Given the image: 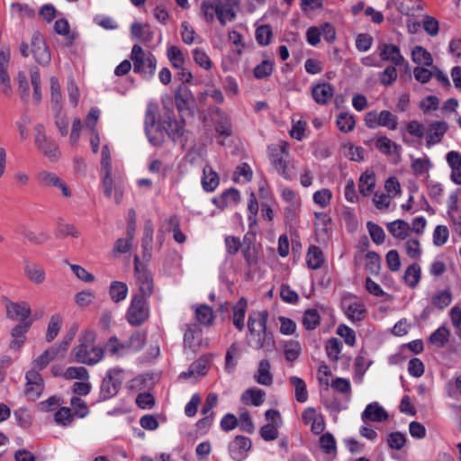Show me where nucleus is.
Instances as JSON below:
<instances>
[{
  "label": "nucleus",
  "instance_id": "nucleus-55",
  "mask_svg": "<svg viewBox=\"0 0 461 461\" xmlns=\"http://www.w3.org/2000/svg\"><path fill=\"white\" fill-rule=\"evenodd\" d=\"M22 234L30 242L37 245H41L50 240V235L47 232L41 231L39 233H35L28 228H23Z\"/></svg>",
  "mask_w": 461,
  "mask_h": 461
},
{
  "label": "nucleus",
  "instance_id": "nucleus-4",
  "mask_svg": "<svg viewBox=\"0 0 461 461\" xmlns=\"http://www.w3.org/2000/svg\"><path fill=\"white\" fill-rule=\"evenodd\" d=\"M124 380L123 370L119 367L109 369L104 377L100 389V398L108 400L116 395Z\"/></svg>",
  "mask_w": 461,
  "mask_h": 461
},
{
  "label": "nucleus",
  "instance_id": "nucleus-24",
  "mask_svg": "<svg viewBox=\"0 0 461 461\" xmlns=\"http://www.w3.org/2000/svg\"><path fill=\"white\" fill-rule=\"evenodd\" d=\"M248 302L241 297L236 305L232 307V323L239 330H243L245 327V314L247 312Z\"/></svg>",
  "mask_w": 461,
  "mask_h": 461
},
{
  "label": "nucleus",
  "instance_id": "nucleus-2",
  "mask_svg": "<svg viewBox=\"0 0 461 461\" xmlns=\"http://www.w3.org/2000/svg\"><path fill=\"white\" fill-rule=\"evenodd\" d=\"M95 333L93 330H85L78 337V345L73 348L72 355L77 363L86 366H95L103 357L104 349L95 346Z\"/></svg>",
  "mask_w": 461,
  "mask_h": 461
},
{
  "label": "nucleus",
  "instance_id": "nucleus-22",
  "mask_svg": "<svg viewBox=\"0 0 461 461\" xmlns=\"http://www.w3.org/2000/svg\"><path fill=\"white\" fill-rule=\"evenodd\" d=\"M220 183L218 174L212 169L210 165H205L203 168V176L201 184L203 189L206 192L214 191Z\"/></svg>",
  "mask_w": 461,
  "mask_h": 461
},
{
  "label": "nucleus",
  "instance_id": "nucleus-1",
  "mask_svg": "<svg viewBox=\"0 0 461 461\" xmlns=\"http://www.w3.org/2000/svg\"><path fill=\"white\" fill-rule=\"evenodd\" d=\"M267 311H253L248 318L249 338L248 344L256 349L272 351L275 348L273 333L267 330Z\"/></svg>",
  "mask_w": 461,
  "mask_h": 461
},
{
  "label": "nucleus",
  "instance_id": "nucleus-25",
  "mask_svg": "<svg viewBox=\"0 0 461 461\" xmlns=\"http://www.w3.org/2000/svg\"><path fill=\"white\" fill-rule=\"evenodd\" d=\"M153 225L150 221H146L141 240L142 257L145 260L151 258V245L153 242Z\"/></svg>",
  "mask_w": 461,
  "mask_h": 461
},
{
  "label": "nucleus",
  "instance_id": "nucleus-6",
  "mask_svg": "<svg viewBox=\"0 0 461 461\" xmlns=\"http://www.w3.org/2000/svg\"><path fill=\"white\" fill-rule=\"evenodd\" d=\"M34 131V141L38 149L51 161L58 160L60 154L59 147L54 140L46 136L43 125L37 124Z\"/></svg>",
  "mask_w": 461,
  "mask_h": 461
},
{
  "label": "nucleus",
  "instance_id": "nucleus-44",
  "mask_svg": "<svg viewBox=\"0 0 461 461\" xmlns=\"http://www.w3.org/2000/svg\"><path fill=\"white\" fill-rule=\"evenodd\" d=\"M336 123L340 131L347 133L353 131L356 122L352 114L342 112L338 115Z\"/></svg>",
  "mask_w": 461,
  "mask_h": 461
},
{
  "label": "nucleus",
  "instance_id": "nucleus-41",
  "mask_svg": "<svg viewBox=\"0 0 461 461\" xmlns=\"http://www.w3.org/2000/svg\"><path fill=\"white\" fill-rule=\"evenodd\" d=\"M59 355V348L56 347H51L45 351L41 355H40L33 361L34 367L38 369L45 368L49 363L53 360Z\"/></svg>",
  "mask_w": 461,
  "mask_h": 461
},
{
  "label": "nucleus",
  "instance_id": "nucleus-64",
  "mask_svg": "<svg viewBox=\"0 0 461 461\" xmlns=\"http://www.w3.org/2000/svg\"><path fill=\"white\" fill-rule=\"evenodd\" d=\"M395 67L396 66H388L380 74V82L382 85L388 86L396 81L398 73H397V69Z\"/></svg>",
  "mask_w": 461,
  "mask_h": 461
},
{
  "label": "nucleus",
  "instance_id": "nucleus-10",
  "mask_svg": "<svg viewBox=\"0 0 461 461\" xmlns=\"http://www.w3.org/2000/svg\"><path fill=\"white\" fill-rule=\"evenodd\" d=\"M145 132L151 144L157 146L163 141V132L156 124V115L150 108L147 109L145 114Z\"/></svg>",
  "mask_w": 461,
  "mask_h": 461
},
{
  "label": "nucleus",
  "instance_id": "nucleus-5",
  "mask_svg": "<svg viewBox=\"0 0 461 461\" xmlns=\"http://www.w3.org/2000/svg\"><path fill=\"white\" fill-rule=\"evenodd\" d=\"M146 299L139 294L132 297L126 315L131 325L140 326L148 319L149 309Z\"/></svg>",
  "mask_w": 461,
  "mask_h": 461
},
{
  "label": "nucleus",
  "instance_id": "nucleus-42",
  "mask_svg": "<svg viewBox=\"0 0 461 461\" xmlns=\"http://www.w3.org/2000/svg\"><path fill=\"white\" fill-rule=\"evenodd\" d=\"M285 153V149H282L280 152L273 154L272 163L276 168V170L285 178H290V172L288 169L287 162L284 158L283 155Z\"/></svg>",
  "mask_w": 461,
  "mask_h": 461
},
{
  "label": "nucleus",
  "instance_id": "nucleus-62",
  "mask_svg": "<svg viewBox=\"0 0 461 461\" xmlns=\"http://www.w3.org/2000/svg\"><path fill=\"white\" fill-rule=\"evenodd\" d=\"M405 251L406 254L413 259H419L421 256V249L420 241L417 239H410L408 240L405 244Z\"/></svg>",
  "mask_w": 461,
  "mask_h": 461
},
{
  "label": "nucleus",
  "instance_id": "nucleus-56",
  "mask_svg": "<svg viewBox=\"0 0 461 461\" xmlns=\"http://www.w3.org/2000/svg\"><path fill=\"white\" fill-rule=\"evenodd\" d=\"M379 125L389 130H396L398 125L397 116L387 110H383L379 113Z\"/></svg>",
  "mask_w": 461,
  "mask_h": 461
},
{
  "label": "nucleus",
  "instance_id": "nucleus-45",
  "mask_svg": "<svg viewBox=\"0 0 461 461\" xmlns=\"http://www.w3.org/2000/svg\"><path fill=\"white\" fill-rule=\"evenodd\" d=\"M242 254L245 261L249 265H255L258 262V254L253 242L247 237H244V247Z\"/></svg>",
  "mask_w": 461,
  "mask_h": 461
},
{
  "label": "nucleus",
  "instance_id": "nucleus-46",
  "mask_svg": "<svg viewBox=\"0 0 461 461\" xmlns=\"http://www.w3.org/2000/svg\"><path fill=\"white\" fill-rule=\"evenodd\" d=\"M371 361L367 358V355L366 352H360L359 355L355 359V375L359 379H362L366 370L371 366Z\"/></svg>",
  "mask_w": 461,
  "mask_h": 461
},
{
  "label": "nucleus",
  "instance_id": "nucleus-33",
  "mask_svg": "<svg viewBox=\"0 0 461 461\" xmlns=\"http://www.w3.org/2000/svg\"><path fill=\"white\" fill-rule=\"evenodd\" d=\"M375 185V176L373 172L366 171L359 178L358 189L359 192L367 196L374 191Z\"/></svg>",
  "mask_w": 461,
  "mask_h": 461
},
{
  "label": "nucleus",
  "instance_id": "nucleus-63",
  "mask_svg": "<svg viewBox=\"0 0 461 461\" xmlns=\"http://www.w3.org/2000/svg\"><path fill=\"white\" fill-rule=\"evenodd\" d=\"M449 231L447 226L438 225L433 232V243L438 246H443L448 240Z\"/></svg>",
  "mask_w": 461,
  "mask_h": 461
},
{
  "label": "nucleus",
  "instance_id": "nucleus-61",
  "mask_svg": "<svg viewBox=\"0 0 461 461\" xmlns=\"http://www.w3.org/2000/svg\"><path fill=\"white\" fill-rule=\"evenodd\" d=\"M406 443V437L402 432H392L388 435L387 444L390 448L401 450Z\"/></svg>",
  "mask_w": 461,
  "mask_h": 461
},
{
  "label": "nucleus",
  "instance_id": "nucleus-31",
  "mask_svg": "<svg viewBox=\"0 0 461 461\" xmlns=\"http://www.w3.org/2000/svg\"><path fill=\"white\" fill-rule=\"evenodd\" d=\"M50 104L53 112L62 111L60 85L55 77L50 78Z\"/></svg>",
  "mask_w": 461,
  "mask_h": 461
},
{
  "label": "nucleus",
  "instance_id": "nucleus-12",
  "mask_svg": "<svg viewBox=\"0 0 461 461\" xmlns=\"http://www.w3.org/2000/svg\"><path fill=\"white\" fill-rule=\"evenodd\" d=\"M24 276L34 285H41L46 280V271L40 263L23 259Z\"/></svg>",
  "mask_w": 461,
  "mask_h": 461
},
{
  "label": "nucleus",
  "instance_id": "nucleus-18",
  "mask_svg": "<svg viewBox=\"0 0 461 461\" xmlns=\"http://www.w3.org/2000/svg\"><path fill=\"white\" fill-rule=\"evenodd\" d=\"M342 305L347 317L352 321H358L364 319L366 309L359 301L344 299Z\"/></svg>",
  "mask_w": 461,
  "mask_h": 461
},
{
  "label": "nucleus",
  "instance_id": "nucleus-8",
  "mask_svg": "<svg viewBox=\"0 0 461 461\" xmlns=\"http://www.w3.org/2000/svg\"><path fill=\"white\" fill-rule=\"evenodd\" d=\"M5 309H6V316L8 319L12 321H20L19 323L23 322H32V320H29L31 316L32 310L28 303L26 302H19L14 303L10 300L6 299L5 302Z\"/></svg>",
  "mask_w": 461,
  "mask_h": 461
},
{
  "label": "nucleus",
  "instance_id": "nucleus-57",
  "mask_svg": "<svg viewBox=\"0 0 461 461\" xmlns=\"http://www.w3.org/2000/svg\"><path fill=\"white\" fill-rule=\"evenodd\" d=\"M366 270L372 275H378L381 268V258L375 251L366 254Z\"/></svg>",
  "mask_w": 461,
  "mask_h": 461
},
{
  "label": "nucleus",
  "instance_id": "nucleus-26",
  "mask_svg": "<svg viewBox=\"0 0 461 461\" xmlns=\"http://www.w3.org/2000/svg\"><path fill=\"white\" fill-rule=\"evenodd\" d=\"M240 192L235 188L226 190L220 197L213 198V203L219 208H224L230 204H237L240 202Z\"/></svg>",
  "mask_w": 461,
  "mask_h": 461
},
{
  "label": "nucleus",
  "instance_id": "nucleus-28",
  "mask_svg": "<svg viewBox=\"0 0 461 461\" xmlns=\"http://www.w3.org/2000/svg\"><path fill=\"white\" fill-rule=\"evenodd\" d=\"M131 34L132 38L142 41H150L154 37V32L148 23L140 24L133 23L131 26Z\"/></svg>",
  "mask_w": 461,
  "mask_h": 461
},
{
  "label": "nucleus",
  "instance_id": "nucleus-9",
  "mask_svg": "<svg viewBox=\"0 0 461 461\" xmlns=\"http://www.w3.org/2000/svg\"><path fill=\"white\" fill-rule=\"evenodd\" d=\"M32 52L35 60L41 66L50 64L51 56L43 36L36 32L32 38Z\"/></svg>",
  "mask_w": 461,
  "mask_h": 461
},
{
  "label": "nucleus",
  "instance_id": "nucleus-38",
  "mask_svg": "<svg viewBox=\"0 0 461 461\" xmlns=\"http://www.w3.org/2000/svg\"><path fill=\"white\" fill-rule=\"evenodd\" d=\"M289 381L294 388L296 401L299 402H305L308 400V392L305 382L298 376H291Z\"/></svg>",
  "mask_w": 461,
  "mask_h": 461
},
{
  "label": "nucleus",
  "instance_id": "nucleus-20",
  "mask_svg": "<svg viewBox=\"0 0 461 461\" xmlns=\"http://www.w3.org/2000/svg\"><path fill=\"white\" fill-rule=\"evenodd\" d=\"M361 418L364 421L381 422L388 419V413L378 402H372L366 407Z\"/></svg>",
  "mask_w": 461,
  "mask_h": 461
},
{
  "label": "nucleus",
  "instance_id": "nucleus-50",
  "mask_svg": "<svg viewBox=\"0 0 461 461\" xmlns=\"http://www.w3.org/2000/svg\"><path fill=\"white\" fill-rule=\"evenodd\" d=\"M366 228L374 243L381 245L384 242L385 233L381 226L373 221H368L366 223Z\"/></svg>",
  "mask_w": 461,
  "mask_h": 461
},
{
  "label": "nucleus",
  "instance_id": "nucleus-17",
  "mask_svg": "<svg viewBox=\"0 0 461 461\" xmlns=\"http://www.w3.org/2000/svg\"><path fill=\"white\" fill-rule=\"evenodd\" d=\"M175 101L179 113H183L190 109L194 98L188 86L181 85L175 93Z\"/></svg>",
  "mask_w": 461,
  "mask_h": 461
},
{
  "label": "nucleus",
  "instance_id": "nucleus-54",
  "mask_svg": "<svg viewBox=\"0 0 461 461\" xmlns=\"http://www.w3.org/2000/svg\"><path fill=\"white\" fill-rule=\"evenodd\" d=\"M61 317L59 315L56 314L50 318L46 333V340L48 342L52 341L57 337L61 328Z\"/></svg>",
  "mask_w": 461,
  "mask_h": 461
},
{
  "label": "nucleus",
  "instance_id": "nucleus-29",
  "mask_svg": "<svg viewBox=\"0 0 461 461\" xmlns=\"http://www.w3.org/2000/svg\"><path fill=\"white\" fill-rule=\"evenodd\" d=\"M375 147L383 154L400 156L401 146L385 136L379 137L376 140Z\"/></svg>",
  "mask_w": 461,
  "mask_h": 461
},
{
  "label": "nucleus",
  "instance_id": "nucleus-34",
  "mask_svg": "<svg viewBox=\"0 0 461 461\" xmlns=\"http://www.w3.org/2000/svg\"><path fill=\"white\" fill-rule=\"evenodd\" d=\"M411 59L414 63L430 67L433 64L431 54L421 46H415L411 50Z\"/></svg>",
  "mask_w": 461,
  "mask_h": 461
},
{
  "label": "nucleus",
  "instance_id": "nucleus-16",
  "mask_svg": "<svg viewBox=\"0 0 461 461\" xmlns=\"http://www.w3.org/2000/svg\"><path fill=\"white\" fill-rule=\"evenodd\" d=\"M216 131L224 137L232 134V127L229 116L220 108H215L212 113Z\"/></svg>",
  "mask_w": 461,
  "mask_h": 461
},
{
  "label": "nucleus",
  "instance_id": "nucleus-11",
  "mask_svg": "<svg viewBox=\"0 0 461 461\" xmlns=\"http://www.w3.org/2000/svg\"><path fill=\"white\" fill-rule=\"evenodd\" d=\"M38 180L44 186L59 188L67 198L71 196V192L65 181L53 172L46 170L39 172Z\"/></svg>",
  "mask_w": 461,
  "mask_h": 461
},
{
  "label": "nucleus",
  "instance_id": "nucleus-39",
  "mask_svg": "<svg viewBox=\"0 0 461 461\" xmlns=\"http://www.w3.org/2000/svg\"><path fill=\"white\" fill-rule=\"evenodd\" d=\"M109 294L114 303H119L126 298L128 286L123 282L113 281L110 285Z\"/></svg>",
  "mask_w": 461,
  "mask_h": 461
},
{
  "label": "nucleus",
  "instance_id": "nucleus-53",
  "mask_svg": "<svg viewBox=\"0 0 461 461\" xmlns=\"http://www.w3.org/2000/svg\"><path fill=\"white\" fill-rule=\"evenodd\" d=\"M301 353V347L297 341L290 340L284 345V354L285 359L289 362H293L298 358Z\"/></svg>",
  "mask_w": 461,
  "mask_h": 461
},
{
  "label": "nucleus",
  "instance_id": "nucleus-43",
  "mask_svg": "<svg viewBox=\"0 0 461 461\" xmlns=\"http://www.w3.org/2000/svg\"><path fill=\"white\" fill-rule=\"evenodd\" d=\"M449 335V330L445 326H441L429 336V340L437 348H443L448 341Z\"/></svg>",
  "mask_w": 461,
  "mask_h": 461
},
{
  "label": "nucleus",
  "instance_id": "nucleus-15",
  "mask_svg": "<svg viewBox=\"0 0 461 461\" xmlns=\"http://www.w3.org/2000/svg\"><path fill=\"white\" fill-rule=\"evenodd\" d=\"M380 57L384 61H389L393 66H402L404 62V58L401 54L400 49L391 43H383L379 46Z\"/></svg>",
  "mask_w": 461,
  "mask_h": 461
},
{
  "label": "nucleus",
  "instance_id": "nucleus-47",
  "mask_svg": "<svg viewBox=\"0 0 461 461\" xmlns=\"http://www.w3.org/2000/svg\"><path fill=\"white\" fill-rule=\"evenodd\" d=\"M63 376L68 380L77 379L87 381L89 379V373L84 366H69L64 372Z\"/></svg>",
  "mask_w": 461,
  "mask_h": 461
},
{
  "label": "nucleus",
  "instance_id": "nucleus-37",
  "mask_svg": "<svg viewBox=\"0 0 461 461\" xmlns=\"http://www.w3.org/2000/svg\"><path fill=\"white\" fill-rule=\"evenodd\" d=\"M256 380L258 384L263 385H270L273 383V375L270 373V364L268 360L262 359L259 362L258 369V375L256 377Z\"/></svg>",
  "mask_w": 461,
  "mask_h": 461
},
{
  "label": "nucleus",
  "instance_id": "nucleus-13",
  "mask_svg": "<svg viewBox=\"0 0 461 461\" xmlns=\"http://www.w3.org/2000/svg\"><path fill=\"white\" fill-rule=\"evenodd\" d=\"M252 447L251 440L244 436H236L229 445V453L235 461L243 460Z\"/></svg>",
  "mask_w": 461,
  "mask_h": 461
},
{
  "label": "nucleus",
  "instance_id": "nucleus-40",
  "mask_svg": "<svg viewBox=\"0 0 461 461\" xmlns=\"http://www.w3.org/2000/svg\"><path fill=\"white\" fill-rule=\"evenodd\" d=\"M208 366L204 360H198L193 363L187 372H183L180 374V378L188 379L191 377H197L201 375H204L207 373Z\"/></svg>",
  "mask_w": 461,
  "mask_h": 461
},
{
  "label": "nucleus",
  "instance_id": "nucleus-14",
  "mask_svg": "<svg viewBox=\"0 0 461 461\" xmlns=\"http://www.w3.org/2000/svg\"><path fill=\"white\" fill-rule=\"evenodd\" d=\"M448 130V125L444 121L431 122L426 129L427 146L430 147L439 143Z\"/></svg>",
  "mask_w": 461,
  "mask_h": 461
},
{
  "label": "nucleus",
  "instance_id": "nucleus-30",
  "mask_svg": "<svg viewBox=\"0 0 461 461\" xmlns=\"http://www.w3.org/2000/svg\"><path fill=\"white\" fill-rule=\"evenodd\" d=\"M265 392L258 388L247 389L241 395V401L245 404L260 406L265 401Z\"/></svg>",
  "mask_w": 461,
  "mask_h": 461
},
{
  "label": "nucleus",
  "instance_id": "nucleus-49",
  "mask_svg": "<svg viewBox=\"0 0 461 461\" xmlns=\"http://www.w3.org/2000/svg\"><path fill=\"white\" fill-rule=\"evenodd\" d=\"M320 315L317 310L308 309L303 316V324L306 330H314L320 324Z\"/></svg>",
  "mask_w": 461,
  "mask_h": 461
},
{
  "label": "nucleus",
  "instance_id": "nucleus-60",
  "mask_svg": "<svg viewBox=\"0 0 461 461\" xmlns=\"http://www.w3.org/2000/svg\"><path fill=\"white\" fill-rule=\"evenodd\" d=\"M167 58L170 60L172 66L176 68H181L183 67L185 59L182 51L176 46H171L167 50Z\"/></svg>",
  "mask_w": 461,
  "mask_h": 461
},
{
  "label": "nucleus",
  "instance_id": "nucleus-32",
  "mask_svg": "<svg viewBox=\"0 0 461 461\" xmlns=\"http://www.w3.org/2000/svg\"><path fill=\"white\" fill-rule=\"evenodd\" d=\"M202 330L196 324L189 325L184 334V345L191 349L199 346Z\"/></svg>",
  "mask_w": 461,
  "mask_h": 461
},
{
  "label": "nucleus",
  "instance_id": "nucleus-19",
  "mask_svg": "<svg viewBox=\"0 0 461 461\" xmlns=\"http://www.w3.org/2000/svg\"><path fill=\"white\" fill-rule=\"evenodd\" d=\"M334 88L329 83H320L312 86V95L319 104H327L332 98Z\"/></svg>",
  "mask_w": 461,
  "mask_h": 461
},
{
  "label": "nucleus",
  "instance_id": "nucleus-36",
  "mask_svg": "<svg viewBox=\"0 0 461 461\" xmlns=\"http://www.w3.org/2000/svg\"><path fill=\"white\" fill-rule=\"evenodd\" d=\"M420 276H421L420 267L418 264L413 263L406 268V270L404 272L403 279L408 286L414 288L418 285V284L420 280Z\"/></svg>",
  "mask_w": 461,
  "mask_h": 461
},
{
  "label": "nucleus",
  "instance_id": "nucleus-7",
  "mask_svg": "<svg viewBox=\"0 0 461 461\" xmlns=\"http://www.w3.org/2000/svg\"><path fill=\"white\" fill-rule=\"evenodd\" d=\"M134 268L135 282L140 291L138 294L143 296V298L151 296L154 289L153 276L149 270L140 265L138 256L134 258Z\"/></svg>",
  "mask_w": 461,
  "mask_h": 461
},
{
  "label": "nucleus",
  "instance_id": "nucleus-51",
  "mask_svg": "<svg viewBox=\"0 0 461 461\" xmlns=\"http://www.w3.org/2000/svg\"><path fill=\"white\" fill-rule=\"evenodd\" d=\"M164 129L167 131L168 137L176 141L184 134V128L175 120H168L164 122Z\"/></svg>",
  "mask_w": 461,
  "mask_h": 461
},
{
  "label": "nucleus",
  "instance_id": "nucleus-21",
  "mask_svg": "<svg viewBox=\"0 0 461 461\" xmlns=\"http://www.w3.org/2000/svg\"><path fill=\"white\" fill-rule=\"evenodd\" d=\"M32 322H23L16 324L11 330V336L13 338L10 343V348L16 349L20 348L26 340V333L32 326Z\"/></svg>",
  "mask_w": 461,
  "mask_h": 461
},
{
  "label": "nucleus",
  "instance_id": "nucleus-35",
  "mask_svg": "<svg viewBox=\"0 0 461 461\" xmlns=\"http://www.w3.org/2000/svg\"><path fill=\"white\" fill-rule=\"evenodd\" d=\"M324 261L323 253L317 246H311L306 255V262L310 268L318 269Z\"/></svg>",
  "mask_w": 461,
  "mask_h": 461
},
{
  "label": "nucleus",
  "instance_id": "nucleus-23",
  "mask_svg": "<svg viewBox=\"0 0 461 461\" xmlns=\"http://www.w3.org/2000/svg\"><path fill=\"white\" fill-rule=\"evenodd\" d=\"M446 158L452 169L451 180L456 185H461V154L452 150L447 154Z\"/></svg>",
  "mask_w": 461,
  "mask_h": 461
},
{
  "label": "nucleus",
  "instance_id": "nucleus-27",
  "mask_svg": "<svg viewBox=\"0 0 461 461\" xmlns=\"http://www.w3.org/2000/svg\"><path fill=\"white\" fill-rule=\"evenodd\" d=\"M388 231L396 239L405 240L409 234L411 227L409 223L403 220H396L391 222H388L387 225Z\"/></svg>",
  "mask_w": 461,
  "mask_h": 461
},
{
  "label": "nucleus",
  "instance_id": "nucleus-59",
  "mask_svg": "<svg viewBox=\"0 0 461 461\" xmlns=\"http://www.w3.org/2000/svg\"><path fill=\"white\" fill-rule=\"evenodd\" d=\"M70 404L74 411V415L78 418H85L88 412L86 402L79 397L74 396L70 400Z\"/></svg>",
  "mask_w": 461,
  "mask_h": 461
},
{
  "label": "nucleus",
  "instance_id": "nucleus-58",
  "mask_svg": "<svg viewBox=\"0 0 461 461\" xmlns=\"http://www.w3.org/2000/svg\"><path fill=\"white\" fill-rule=\"evenodd\" d=\"M196 319L201 324L210 325L213 321L212 308L207 305H200L195 311Z\"/></svg>",
  "mask_w": 461,
  "mask_h": 461
},
{
  "label": "nucleus",
  "instance_id": "nucleus-48",
  "mask_svg": "<svg viewBox=\"0 0 461 461\" xmlns=\"http://www.w3.org/2000/svg\"><path fill=\"white\" fill-rule=\"evenodd\" d=\"M218 0H203L201 4V14L203 20L207 23H212L214 21L215 17V5H217Z\"/></svg>",
  "mask_w": 461,
  "mask_h": 461
},
{
  "label": "nucleus",
  "instance_id": "nucleus-3",
  "mask_svg": "<svg viewBox=\"0 0 461 461\" xmlns=\"http://www.w3.org/2000/svg\"><path fill=\"white\" fill-rule=\"evenodd\" d=\"M131 59L133 61V71L140 73L146 79L153 77L157 68V60L151 53L144 52L142 48L135 44L131 52Z\"/></svg>",
  "mask_w": 461,
  "mask_h": 461
},
{
  "label": "nucleus",
  "instance_id": "nucleus-52",
  "mask_svg": "<svg viewBox=\"0 0 461 461\" xmlns=\"http://www.w3.org/2000/svg\"><path fill=\"white\" fill-rule=\"evenodd\" d=\"M451 294L447 290L438 292L431 299V303L438 309H444L451 303Z\"/></svg>",
  "mask_w": 461,
  "mask_h": 461
}]
</instances>
